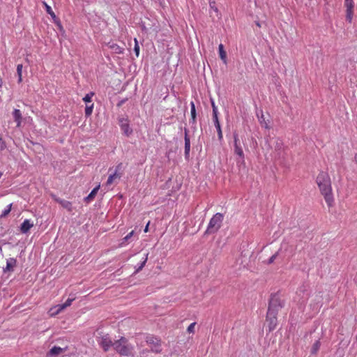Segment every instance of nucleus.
Segmentation results:
<instances>
[{
	"label": "nucleus",
	"mask_w": 357,
	"mask_h": 357,
	"mask_svg": "<svg viewBox=\"0 0 357 357\" xmlns=\"http://www.w3.org/2000/svg\"><path fill=\"white\" fill-rule=\"evenodd\" d=\"M316 183L328 206H331L333 202V197L331 180L329 174L326 172H320L317 176Z\"/></svg>",
	"instance_id": "obj_1"
},
{
	"label": "nucleus",
	"mask_w": 357,
	"mask_h": 357,
	"mask_svg": "<svg viewBox=\"0 0 357 357\" xmlns=\"http://www.w3.org/2000/svg\"><path fill=\"white\" fill-rule=\"evenodd\" d=\"M113 347L121 356H128L132 354L133 347L128 343V340L124 337H121L119 340L115 341Z\"/></svg>",
	"instance_id": "obj_2"
},
{
	"label": "nucleus",
	"mask_w": 357,
	"mask_h": 357,
	"mask_svg": "<svg viewBox=\"0 0 357 357\" xmlns=\"http://www.w3.org/2000/svg\"><path fill=\"white\" fill-rule=\"evenodd\" d=\"M223 219V214L220 213H215L211 218L205 234H214L217 232L222 226Z\"/></svg>",
	"instance_id": "obj_3"
},
{
	"label": "nucleus",
	"mask_w": 357,
	"mask_h": 357,
	"mask_svg": "<svg viewBox=\"0 0 357 357\" xmlns=\"http://www.w3.org/2000/svg\"><path fill=\"white\" fill-rule=\"evenodd\" d=\"M282 306L283 303L280 298L278 296L274 295L271 296L270 299L268 312H275L278 314L279 310L282 308Z\"/></svg>",
	"instance_id": "obj_4"
},
{
	"label": "nucleus",
	"mask_w": 357,
	"mask_h": 357,
	"mask_svg": "<svg viewBox=\"0 0 357 357\" xmlns=\"http://www.w3.org/2000/svg\"><path fill=\"white\" fill-rule=\"evenodd\" d=\"M234 151L243 162H244L245 155L243 150L241 142L239 139L238 135L236 132L234 133Z\"/></svg>",
	"instance_id": "obj_5"
},
{
	"label": "nucleus",
	"mask_w": 357,
	"mask_h": 357,
	"mask_svg": "<svg viewBox=\"0 0 357 357\" xmlns=\"http://www.w3.org/2000/svg\"><path fill=\"white\" fill-rule=\"evenodd\" d=\"M278 314L275 312H268L266 317V324L268 328V332L274 331L278 325Z\"/></svg>",
	"instance_id": "obj_6"
},
{
	"label": "nucleus",
	"mask_w": 357,
	"mask_h": 357,
	"mask_svg": "<svg viewBox=\"0 0 357 357\" xmlns=\"http://www.w3.org/2000/svg\"><path fill=\"white\" fill-rule=\"evenodd\" d=\"M75 300V298H68L67 301L61 305H56L54 307H52L50 310V314L51 317H54L59 314L62 310H63L67 307L71 305L72 302Z\"/></svg>",
	"instance_id": "obj_7"
},
{
	"label": "nucleus",
	"mask_w": 357,
	"mask_h": 357,
	"mask_svg": "<svg viewBox=\"0 0 357 357\" xmlns=\"http://www.w3.org/2000/svg\"><path fill=\"white\" fill-rule=\"evenodd\" d=\"M211 105H212V107H213V119L215 126L217 129L218 139H219V140H222L223 138V135H222L221 126H220L218 116V109L213 102H212Z\"/></svg>",
	"instance_id": "obj_8"
},
{
	"label": "nucleus",
	"mask_w": 357,
	"mask_h": 357,
	"mask_svg": "<svg viewBox=\"0 0 357 357\" xmlns=\"http://www.w3.org/2000/svg\"><path fill=\"white\" fill-rule=\"evenodd\" d=\"M119 126L126 136L129 137L132 133V129L130 127L129 122L127 119H120Z\"/></svg>",
	"instance_id": "obj_9"
},
{
	"label": "nucleus",
	"mask_w": 357,
	"mask_h": 357,
	"mask_svg": "<svg viewBox=\"0 0 357 357\" xmlns=\"http://www.w3.org/2000/svg\"><path fill=\"white\" fill-rule=\"evenodd\" d=\"M43 6H45L46 12L51 16L53 22L58 26L60 29H62V25L61 24L60 20L56 17L54 12L52 10L51 6H50L46 2H43Z\"/></svg>",
	"instance_id": "obj_10"
},
{
	"label": "nucleus",
	"mask_w": 357,
	"mask_h": 357,
	"mask_svg": "<svg viewBox=\"0 0 357 357\" xmlns=\"http://www.w3.org/2000/svg\"><path fill=\"white\" fill-rule=\"evenodd\" d=\"M122 168V163H119L116 167L115 172L109 176L106 182L107 185H112L116 179H119L121 177V174L118 173Z\"/></svg>",
	"instance_id": "obj_11"
},
{
	"label": "nucleus",
	"mask_w": 357,
	"mask_h": 357,
	"mask_svg": "<svg viewBox=\"0 0 357 357\" xmlns=\"http://www.w3.org/2000/svg\"><path fill=\"white\" fill-rule=\"evenodd\" d=\"M99 344L105 351H107L112 346L113 347L114 342H112L108 335H105L101 337Z\"/></svg>",
	"instance_id": "obj_12"
},
{
	"label": "nucleus",
	"mask_w": 357,
	"mask_h": 357,
	"mask_svg": "<svg viewBox=\"0 0 357 357\" xmlns=\"http://www.w3.org/2000/svg\"><path fill=\"white\" fill-rule=\"evenodd\" d=\"M64 351L65 349H63L60 347L54 346L47 353L46 357H56L60 355Z\"/></svg>",
	"instance_id": "obj_13"
},
{
	"label": "nucleus",
	"mask_w": 357,
	"mask_h": 357,
	"mask_svg": "<svg viewBox=\"0 0 357 357\" xmlns=\"http://www.w3.org/2000/svg\"><path fill=\"white\" fill-rule=\"evenodd\" d=\"M13 116L17 127H20L22 121V114L20 109H15L13 112Z\"/></svg>",
	"instance_id": "obj_14"
},
{
	"label": "nucleus",
	"mask_w": 357,
	"mask_h": 357,
	"mask_svg": "<svg viewBox=\"0 0 357 357\" xmlns=\"http://www.w3.org/2000/svg\"><path fill=\"white\" fill-rule=\"evenodd\" d=\"M108 47L113 51L115 54H122L123 52L124 49L122 47H120L119 45L114 43H109L107 44Z\"/></svg>",
	"instance_id": "obj_15"
},
{
	"label": "nucleus",
	"mask_w": 357,
	"mask_h": 357,
	"mask_svg": "<svg viewBox=\"0 0 357 357\" xmlns=\"http://www.w3.org/2000/svg\"><path fill=\"white\" fill-rule=\"evenodd\" d=\"M33 226V224L31 223L29 220H25L21 225V227H20L21 231L23 234H26L30 230V229Z\"/></svg>",
	"instance_id": "obj_16"
},
{
	"label": "nucleus",
	"mask_w": 357,
	"mask_h": 357,
	"mask_svg": "<svg viewBox=\"0 0 357 357\" xmlns=\"http://www.w3.org/2000/svg\"><path fill=\"white\" fill-rule=\"evenodd\" d=\"M218 50H219V55L221 60L223 61L225 64H227V53L224 50V46L222 44H220L218 46Z\"/></svg>",
	"instance_id": "obj_17"
},
{
	"label": "nucleus",
	"mask_w": 357,
	"mask_h": 357,
	"mask_svg": "<svg viewBox=\"0 0 357 357\" xmlns=\"http://www.w3.org/2000/svg\"><path fill=\"white\" fill-rule=\"evenodd\" d=\"M146 342L149 345L155 346L158 347V345H161L160 340L155 337L149 336L146 337Z\"/></svg>",
	"instance_id": "obj_18"
},
{
	"label": "nucleus",
	"mask_w": 357,
	"mask_h": 357,
	"mask_svg": "<svg viewBox=\"0 0 357 357\" xmlns=\"http://www.w3.org/2000/svg\"><path fill=\"white\" fill-rule=\"evenodd\" d=\"M56 201L59 203L62 207L64 208H66L68 211H72V204L70 202L63 200V199H56Z\"/></svg>",
	"instance_id": "obj_19"
},
{
	"label": "nucleus",
	"mask_w": 357,
	"mask_h": 357,
	"mask_svg": "<svg viewBox=\"0 0 357 357\" xmlns=\"http://www.w3.org/2000/svg\"><path fill=\"white\" fill-rule=\"evenodd\" d=\"M99 188H100V185H98V186L94 188L92 190V191L89 193V195L85 198V201L88 203L91 202L96 197Z\"/></svg>",
	"instance_id": "obj_20"
},
{
	"label": "nucleus",
	"mask_w": 357,
	"mask_h": 357,
	"mask_svg": "<svg viewBox=\"0 0 357 357\" xmlns=\"http://www.w3.org/2000/svg\"><path fill=\"white\" fill-rule=\"evenodd\" d=\"M190 149V141L188 135L187 131L185 132V155L189 154Z\"/></svg>",
	"instance_id": "obj_21"
},
{
	"label": "nucleus",
	"mask_w": 357,
	"mask_h": 357,
	"mask_svg": "<svg viewBox=\"0 0 357 357\" xmlns=\"http://www.w3.org/2000/svg\"><path fill=\"white\" fill-rule=\"evenodd\" d=\"M16 260L15 259H10L7 261L6 267L4 268V272L12 271L13 267L15 266Z\"/></svg>",
	"instance_id": "obj_22"
},
{
	"label": "nucleus",
	"mask_w": 357,
	"mask_h": 357,
	"mask_svg": "<svg viewBox=\"0 0 357 357\" xmlns=\"http://www.w3.org/2000/svg\"><path fill=\"white\" fill-rule=\"evenodd\" d=\"M354 8H346V20L351 23L353 20Z\"/></svg>",
	"instance_id": "obj_23"
},
{
	"label": "nucleus",
	"mask_w": 357,
	"mask_h": 357,
	"mask_svg": "<svg viewBox=\"0 0 357 357\" xmlns=\"http://www.w3.org/2000/svg\"><path fill=\"white\" fill-rule=\"evenodd\" d=\"M321 346V342L319 340H317L312 345L311 349V354H317L318 351L319 350Z\"/></svg>",
	"instance_id": "obj_24"
},
{
	"label": "nucleus",
	"mask_w": 357,
	"mask_h": 357,
	"mask_svg": "<svg viewBox=\"0 0 357 357\" xmlns=\"http://www.w3.org/2000/svg\"><path fill=\"white\" fill-rule=\"evenodd\" d=\"M22 68H23L22 64H18L17 66V73L18 75V83H21L22 82Z\"/></svg>",
	"instance_id": "obj_25"
},
{
	"label": "nucleus",
	"mask_w": 357,
	"mask_h": 357,
	"mask_svg": "<svg viewBox=\"0 0 357 357\" xmlns=\"http://www.w3.org/2000/svg\"><path fill=\"white\" fill-rule=\"evenodd\" d=\"M191 109H190V114H191V118L193 121V122H195L196 119V109L195 106L193 102H191Z\"/></svg>",
	"instance_id": "obj_26"
},
{
	"label": "nucleus",
	"mask_w": 357,
	"mask_h": 357,
	"mask_svg": "<svg viewBox=\"0 0 357 357\" xmlns=\"http://www.w3.org/2000/svg\"><path fill=\"white\" fill-rule=\"evenodd\" d=\"M93 109V103L91 105H86L85 107V115L86 116H89L91 115Z\"/></svg>",
	"instance_id": "obj_27"
},
{
	"label": "nucleus",
	"mask_w": 357,
	"mask_h": 357,
	"mask_svg": "<svg viewBox=\"0 0 357 357\" xmlns=\"http://www.w3.org/2000/svg\"><path fill=\"white\" fill-rule=\"evenodd\" d=\"M94 96V93L93 92H91L89 93H87L84 98H83V100L85 102H91V99H92V97Z\"/></svg>",
	"instance_id": "obj_28"
},
{
	"label": "nucleus",
	"mask_w": 357,
	"mask_h": 357,
	"mask_svg": "<svg viewBox=\"0 0 357 357\" xmlns=\"http://www.w3.org/2000/svg\"><path fill=\"white\" fill-rule=\"evenodd\" d=\"M282 249H284L285 251H288L289 250H290L291 253H292V252H293L292 246L289 245L287 243H283L282 244L280 251H282Z\"/></svg>",
	"instance_id": "obj_29"
},
{
	"label": "nucleus",
	"mask_w": 357,
	"mask_h": 357,
	"mask_svg": "<svg viewBox=\"0 0 357 357\" xmlns=\"http://www.w3.org/2000/svg\"><path fill=\"white\" fill-rule=\"evenodd\" d=\"M344 6L346 8H354V3L353 0H344Z\"/></svg>",
	"instance_id": "obj_30"
},
{
	"label": "nucleus",
	"mask_w": 357,
	"mask_h": 357,
	"mask_svg": "<svg viewBox=\"0 0 357 357\" xmlns=\"http://www.w3.org/2000/svg\"><path fill=\"white\" fill-rule=\"evenodd\" d=\"M11 208H12V204H10L8 206H7V208H6L3 212H2V214H1V217H6V215H8L9 214V213L11 211Z\"/></svg>",
	"instance_id": "obj_31"
},
{
	"label": "nucleus",
	"mask_w": 357,
	"mask_h": 357,
	"mask_svg": "<svg viewBox=\"0 0 357 357\" xmlns=\"http://www.w3.org/2000/svg\"><path fill=\"white\" fill-rule=\"evenodd\" d=\"M134 40H135L134 50L135 52L136 56H138L139 54V46L138 41H137V38H135Z\"/></svg>",
	"instance_id": "obj_32"
},
{
	"label": "nucleus",
	"mask_w": 357,
	"mask_h": 357,
	"mask_svg": "<svg viewBox=\"0 0 357 357\" xmlns=\"http://www.w3.org/2000/svg\"><path fill=\"white\" fill-rule=\"evenodd\" d=\"M195 325H196L195 322L190 324L187 328V331L190 333H194Z\"/></svg>",
	"instance_id": "obj_33"
},
{
	"label": "nucleus",
	"mask_w": 357,
	"mask_h": 357,
	"mask_svg": "<svg viewBox=\"0 0 357 357\" xmlns=\"http://www.w3.org/2000/svg\"><path fill=\"white\" fill-rule=\"evenodd\" d=\"M6 142L2 139V137L0 136V150L3 151V150L6 149Z\"/></svg>",
	"instance_id": "obj_34"
},
{
	"label": "nucleus",
	"mask_w": 357,
	"mask_h": 357,
	"mask_svg": "<svg viewBox=\"0 0 357 357\" xmlns=\"http://www.w3.org/2000/svg\"><path fill=\"white\" fill-rule=\"evenodd\" d=\"M147 259H148V254H146V257L144 258V261L142 262V264H140V266L137 268V271H139L142 269V268L145 266V264L147 261Z\"/></svg>",
	"instance_id": "obj_35"
},
{
	"label": "nucleus",
	"mask_w": 357,
	"mask_h": 357,
	"mask_svg": "<svg viewBox=\"0 0 357 357\" xmlns=\"http://www.w3.org/2000/svg\"><path fill=\"white\" fill-rule=\"evenodd\" d=\"M260 123L264 126L266 129H269V126L268 123L265 121L264 115L261 116V120H260Z\"/></svg>",
	"instance_id": "obj_36"
},
{
	"label": "nucleus",
	"mask_w": 357,
	"mask_h": 357,
	"mask_svg": "<svg viewBox=\"0 0 357 357\" xmlns=\"http://www.w3.org/2000/svg\"><path fill=\"white\" fill-rule=\"evenodd\" d=\"M279 253V251L277 252L275 254H274L273 255H272L270 259H268V264H272L275 259H276Z\"/></svg>",
	"instance_id": "obj_37"
},
{
	"label": "nucleus",
	"mask_w": 357,
	"mask_h": 357,
	"mask_svg": "<svg viewBox=\"0 0 357 357\" xmlns=\"http://www.w3.org/2000/svg\"><path fill=\"white\" fill-rule=\"evenodd\" d=\"M151 350L153 352L160 353L161 351L160 345H158V347H155V346H153L151 347Z\"/></svg>",
	"instance_id": "obj_38"
},
{
	"label": "nucleus",
	"mask_w": 357,
	"mask_h": 357,
	"mask_svg": "<svg viewBox=\"0 0 357 357\" xmlns=\"http://www.w3.org/2000/svg\"><path fill=\"white\" fill-rule=\"evenodd\" d=\"M135 231L132 230L129 234H128L124 238L123 240H129L133 235Z\"/></svg>",
	"instance_id": "obj_39"
},
{
	"label": "nucleus",
	"mask_w": 357,
	"mask_h": 357,
	"mask_svg": "<svg viewBox=\"0 0 357 357\" xmlns=\"http://www.w3.org/2000/svg\"><path fill=\"white\" fill-rule=\"evenodd\" d=\"M128 241V240H123V238L122 239V241L121 243H120L119 244V247L121 248V247H123L124 245H126V242Z\"/></svg>",
	"instance_id": "obj_40"
},
{
	"label": "nucleus",
	"mask_w": 357,
	"mask_h": 357,
	"mask_svg": "<svg viewBox=\"0 0 357 357\" xmlns=\"http://www.w3.org/2000/svg\"><path fill=\"white\" fill-rule=\"evenodd\" d=\"M149 222H148V224L145 227L144 230V232H148V231H149Z\"/></svg>",
	"instance_id": "obj_41"
},
{
	"label": "nucleus",
	"mask_w": 357,
	"mask_h": 357,
	"mask_svg": "<svg viewBox=\"0 0 357 357\" xmlns=\"http://www.w3.org/2000/svg\"><path fill=\"white\" fill-rule=\"evenodd\" d=\"M355 163L357 165V153L355 154L354 155V159Z\"/></svg>",
	"instance_id": "obj_42"
},
{
	"label": "nucleus",
	"mask_w": 357,
	"mask_h": 357,
	"mask_svg": "<svg viewBox=\"0 0 357 357\" xmlns=\"http://www.w3.org/2000/svg\"><path fill=\"white\" fill-rule=\"evenodd\" d=\"M2 174H3L1 172V173H0V178L1 177Z\"/></svg>",
	"instance_id": "obj_43"
}]
</instances>
